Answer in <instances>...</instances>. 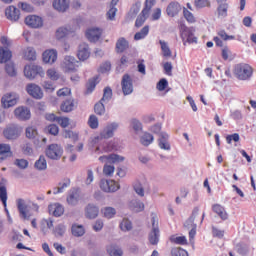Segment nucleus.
I'll list each match as a JSON object with an SVG mask.
<instances>
[{
  "label": "nucleus",
  "instance_id": "59",
  "mask_svg": "<svg viewBox=\"0 0 256 256\" xmlns=\"http://www.w3.org/2000/svg\"><path fill=\"white\" fill-rule=\"evenodd\" d=\"M194 5L197 9H203L204 7H210L211 2L209 0H194Z\"/></svg>",
  "mask_w": 256,
  "mask_h": 256
},
{
  "label": "nucleus",
  "instance_id": "21",
  "mask_svg": "<svg viewBox=\"0 0 256 256\" xmlns=\"http://www.w3.org/2000/svg\"><path fill=\"white\" fill-rule=\"evenodd\" d=\"M64 69L66 73H73L77 70V60L73 56H66L64 58Z\"/></svg>",
  "mask_w": 256,
  "mask_h": 256
},
{
  "label": "nucleus",
  "instance_id": "44",
  "mask_svg": "<svg viewBox=\"0 0 256 256\" xmlns=\"http://www.w3.org/2000/svg\"><path fill=\"white\" fill-rule=\"evenodd\" d=\"M25 134L27 139H36L39 135V132L37 131V127L35 126H29L25 130Z\"/></svg>",
  "mask_w": 256,
  "mask_h": 256
},
{
  "label": "nucleus",
  "instance_id": "55",
  "mask_svg": "<svg viewBox=\"0 0 256 256\" xmlns=\"http://www.w3.org/2000/svg\"><path fill=\"white\" fill-rule=\"evenodd\" d=\"M169 87V81L166 78L160 79L156 84V89L158 91H165Z\"/></svg>",
  "mask_w": 256,
  "mask_h": 256
},
{
  "label": "nucleus",
  "instance_id": "29",
  "mask_svg": "<svg viewBox=\"0 0 256 256\" xmlns=\"http://www.w3.org/2000/svg\"><path fill=\"white\" fill-rule=\"evenodd\" d=\"M48 211L50 214L52 213L54 217H61V215L65 213V207L59 203L50 204L48 206Z\"/></svg>",
  "mask_w": 256,
  "mask_h": 256
},
{
  "label": "nucleus",
  "instance_id": "20",
  "mask_svg": "<svg viewBox=\"0 0 256 256\" xmlns=\"http://www.w3.org/2000/svg\"><path fill=\"white\" fill-rule=\"evenodd\" d=\"M5 15L9 21H19L21 17V11L15 6H9L5 10Z\"/></svg>",
  "mask_w": 256,
  "mask_h": 256
},
{
  "label": "nucleus",
  "instance_id": "35",
  "mask_svg": "<svg viewBox=\"0 0 256 256\" xmlns=\"http://www.w3.org/2000/svg\"><path fill=\"white\" fill-rule=\"evenodd\" d=\"M99 76H94L93 78H90L88 82L86 83V95H91L93 91H95V87H97V84L99 81Z\"/></svg>",
  "mask_w": 256,
  "mask_h": 256
},
{
  "label": "nucleus",
  "instance_id": "27",
  "mask_svg": "<svg viewBox=\"0 0 256 256\" xmlns=\"http://www.w3.org/2000/svg\"><path fill=\"white\" fill-rule=\"evenodd\" d=\"M60 109L63 113H71L75 109V99L68 97L61 103Z\"/></svg>",
  "mask_w": 256,
  "mask_h": 256
},
{
  "label": "nucleus",
  "instance_id": "5",
  "mask_svg": "<svg viewBox=\"0 0 256 256\" xmlns=\"http://www.w3.org/2000/svg\"><path fill=\"white\" fill-rule=\"evenodd\" d=\"M24 75L26 79L33 81L39 75L43 77L45 75V71H43V67L37 65H28L24 67Z\"/></svg>",
  "mask_w": 256,
  "mask_h": 256
},
{
  "label": "nucleus",
  "instance_id": "53",
  "mask_svg": "<svg viewBox=\"0 0 256 256\" xmlns=\"http://www.w3.org/2000/svg\"><path fill=\"white\" fill-rule=\"evenodd\" d=\"M90 129H97L99 127V119L95 115H90L88 119Z\"/></svg>",
  "mask_w": 256,
  "mask_h": 256
},
{
  "label": "nucleus",
  "instance_id": "3",
  "mask_svg": "<svg viewBox=\"0 0 256 256\" xmlns=\"http://www.w3.org/2000/svg\"><path fill=\"white\" fill-rule=\"evenodd\" d=\"M45 155L52 161H59L63 157V147L59 144H49L45 149Z\"/></svg>",
  "mask_w": 256,
  "mask_h": 256
},
{
  "label": "nucleus",
  "instance_id": "30",
  "mask_svg": "<svg viewBox=\"0 0 256 256\" xmlns=\"http://www.w3.org/2000/svg\"><path fill=\"white\" fill-rule=\"evenodd\" d=\"M212 211L222 219V221H227L229 219V214L225 210V207L221 206V204H214L212 206Z\"/></svg>",
  "mask_w": 256,
  "mask_h": 256
},
{
  "label": "nucleus",
  "instance_id": "47",
  "mask_svg": "<svg viewBox=\"0 0 256 256\" xmlns=\"http://www.w3.org/2000/svg\"><path fill=\"white\" fill-rule=\"evenodd\" d=\"M5 71L9 77H16L17 76V70H15V64L12 62H8L5 65Z\"/></svg>",
  "mask_w": 256,
  "mask_h": 256
},
{
  "label": "nucleus",
  "instance_id": "60",
  "mask_svg": "<svg viewBox=\"0 0 256 256\" xmlns=\"http://www.w3.org/2000/svg\"><path fill=\"white\" fill-rule=\"evenodd\" d=\"M172 256H189V252L182 248H173L171 250Z\"/></svg>",
  "mask_w": 256,
  "mask_h": 256
},
{
  "label": "nucleus",
  "instance_id": "2",
  "mask_svg": "<svg viewBox=\"0 0 256 256\" xmlns=\"http://www.w3.org/2000/svg\"><path fill=\"white\" fill-rule=\"evenodd\" d=\"M152 229L148 234V241L150 245H159V239H161V230H159V220L156 216L151 218Z\"/></svg>",
  "mask_w": 256,
  "mask_h": 256
},
{
  "label": "nucleus",
  "instance_id": "22",
  "mask_svg": "<svg viewBox=\"0 0 256 256\" xmlns=\"http://www.w3.org/2000/svg\"><path fill=\"white\" fill-rule=\"evenodd\" d=\"M86 219H97L99 217V207L95 204L89 203L85 207Z\"/></svg>",
  "mask_w": 256,
  "mask_h": 256
},
{
  "label": "nucleus",
  "instance_id": "11",
  "mask_svg": "<svg viewBox=\"0 0 256 256\" xmlns=\"http://www.w3.org/2000/svg\"><path fill=\"white\" fill-rule=\"evenodd\" d=\"M119 129V123L112 122L108 124L101 132H100V138L101 139H111L113 135H115V131Z\"/></svg>",
  "mask_w": 256,
  "mask_h": 256
},
{
  "label": "nucleus",
  "instance_id": "14",
  "mask_svg": "<svg viewBox=\"0 0 256 256\" xmlns=\"http://www.w3.org/2000/svg\"><path fill=\"white\" fill-rule=\"evenodd\" d=\"M183 7H181V4L177 1H172L168 4L166 8V13L168 17H177L179 13H181V10Z\"/></svg>",
  "mask_w": 256,
  "mask_h": 256
},
{
  "label": "nucleus",
  "instance_id": "41",
  "mask_svg": "<svg viewBox=\"0 0 256 256\" xmlns=\"http://www.w3.org/2000/svg\"><path fill=\"white\" fill-rule=\"evenodd\" d=\"M71 231L74 237H83L85 235V228L83 225L73 224Z\"/></svg>",
  "mask_w": 256,
  "mask_h": 256
},
{
  "label": "nucleus",
  "instance_id": "15",
  "mask_svg": "<svg viewBox=\"0 0 256 256\" xmlns=\"http://www.w3.org/2000/svg\"><path fill=\"white\" fill-rule=\"evenodd\" d=\"M101 35H103V30L100 28H91L86 32V38L90 43H97L101 39Z\"/></svg>",
  "mask_w": 256,
  "mask_h": 256
},
{
  "label": "nucleus",
  "instance_id": "19",
  "mask_svg": "<svg viewBox=\"0 0 256 256\" xmlns=\"http://www.w3.org/2000/svg\"><path fill=\"white\" fill-rule=\"evenodd\" d=\"M16 205L21 219H29V216L27 215V213H29V210L27 203H25V200L23 198L17 199Z\"/></svg>",
  "mask_w": 256,
  "mask_h": 256
},
{
  "label": "nucleus",
  "instance_id": "6",
  "mask_svg": "<svg viewBox=\"0 0 256 256\" xmlns=\"http://www.w3.org/2000/svg\"><path fill=\"white\" fill-rule=\"evenodd\" d=\"M180 35L184 45H187V43H197V37L193 36V30L185 24H180Z\"/></svg>",
  "mask_w": 256,
  "mask_h": 256
},
{
  "label": "nucleus",
  "instance_id": "23",
  "mask_svg": "<svg viewBox=\"0 0 256 256\" xmlns=\"http://www.w3.org/2000/svg\"><path fill=\"white\" fill-rule=\"evenodd\" d=\"M216 3L218 5L217 7L218 17H222V19H225V17H227L228 15L229 3H227V0H216Z\"/></svg>",
  "mask_w": 256,
  "mask_h": 256
},
{
  "label": "nucleus",
  "instance_id": "24",
  "mask_svg": "<svg viewBox=\"0 0 256 256\" xmlns=\"http://www.w3.org/2000/svg\"><path fill=\"white\" fill-rule=\"evenodd\" d=\"M91 55V52L89 51V45L88 44H80L78 47V53L77 57L80 61H87Z\"/></svg>",
  "mask_w": 256,
  "mask_h": 256
},
{
  "label": "nucleus",
  "instance_id": "46",
  "mask_svg": "<svg viewBox=\"0 0 256 256\" xmlns=\"http://www.w3.org/2000/svg\"><path fill=\"white\" fill-rule=\"evenodd\" d=\"M66 231H67V228L65 227V224H62V223L58 224L53 229V233H54L55 237H63V235H65Z\"/></svg>",
  "mask_w": 256,
  "mask_h": 256
},
{
  "label": "nucleus",
  "instance_id": "32",
  "mask_svg": "<svg viewBox=\"0 0 256 256\" xmlns=\"http://www.w3.org/2000/svg\"><path fill=\"white\" fill-rule=\"evenodd\" d=\"M52 5L59 13H65L69 9V1L67 0H54Z\"/></svg>",
  "mask_w": 256,
  "mask_h": 256
},
{
  "label": "nucleus",
  "instance_id": "4",
  "mask_svg": "<svg viewBox=\"0 0 256 256\" xmlns=\"http://www.w3.org/2000/svg\"><path fill=\"white\" fill-rule=\"evenodd\" d=\"M7 179L1 178L0 180V201L2 202V205L4 207V211L7 214L9 223H13V219L11 218V215L9 214V210L7 209Z\"/></svg>",
  "mask_w": 256,
  "mask_h": 256
},
{
  "label": "nucleus",
  "instance_id": "42",
  "mask_svg": "<svg viewBox=\"0 0 256 256\" xmlns=\"http://www.w3.org/2000/svg\"><path fill=\"white\" fill-rule=\"evenodd\" d=\"M149 35V25L144 26L139 32H136L134 35V41H141Z\"/></svg>",
  "mask_w": 256,
  "mask_h": 256
},
{
  "label": "nucleus",
  "instance_id": "33",
  "mask_svg": "<svg viewBox=\"0 0 256 256\" xmlns=\"http://www.w3.org/2000/svg\"><path fill=\"white\" fill-rule=\"evenodd\" d=\"M129 49V41L125 37H121L116 42V51L118 53H125Z\"/></svg>",
  "mask_w": 256,
  "mask_h": 256
},
{
  "label": "nucleus",
  "instance_id": "8",
  "mask_svg": "<svg viewBox=\"0 0 256 256\" xmlns=\"http://www.w3.org/2000/svg\"><path fill=\"white\" fill-rule=\"evenodd\" d=\"M148 3L149 0H145L144 8L136 18L135 27H137L138 29L139 27H143V25L147 21V17H149V11H151V6H149Z\"/></svg>",
  "mask_w": 256,
  "mask_h": 256
},
{
  "label": "nucleus",
  "instance_id": "50",
  "mask_svg": "<svg viewBox=\"0 0 256 256\" xmlns=\"http://www.w3.org/2000/svg\"><path fill=\"white\" fill-rule=\"evenodd\" d=\"M160 47L162 49V53L164 57H171V49L169 48V45H167V42L164 40H159Z\"/></svg>",
  "mask_w": 256,
  "mask_h": 256
},
{
  "label": "nucleus",
  "instance_id": "36",
  "mask_svg": "<svg viewBox=\"0 0 256 256\" xmlns=\"http://www.w3.org/2000/svg\"><path fill=\"white\" fill-rule=\"evenodd\" d=\"M106 251L110 256H123V249L115 244H110L106 247Z\"/></svg>",
  "mask_w": 256,
  "mask_h": 256
},
{
  "label": "nucleus",
  "instance_id": "64",
  "mask_svg": "<svg viewBox=\"0 0 256 256\" xmlns=\"http://www.w3.org/2000/svg\"><path fill=\"white\" fill-rule=\"evenodd\" d=\"M212 235L216 237V239H223V237H225V230L212 227Z\"/></svg>",
  "mask_w": 256,
  "mask_h": 256
},
{
  "label": "nucleus",
  "instance_id": "31",
  "mask_svg": "<svg viewBox=\"0 0 256 256\" xmlns=\"http://www.w3.org/2000/svg\"><path fill=\"white\" fill-rule=\"evenodd\" d=\"M197 215H199V207H195L192 211L191 216L184 222L185 229H192L195 227V219H197Z\"/></svg>",
  "mask_w": 256,
  "mask_h": 256
},
{
  "label": "nucleus",
  "instance_id": "26",
  "mask_svg": "<svg viewBox=\"0 0 256 256\" xmlns=\"http://www.w3.org/2000/svg\"><path fill=\"white\" fill-rule=\"evenodd\" d=\"M128 207L130 211L133 213H141V211L145 210V204L139 199H133L128 203Z\"/></svg>",
  "mask_w": 256,
  "mask_h": 256
},
{
  "label": "nucleus",
  "instance_id": "56",
  "mask_svg": "<svg viewBox=\"0 0 256 256\" xmlns=\"http://www.w3.org/2000/svg\"><path fill=\"white\" fill-rule=\"evenodd\" d=\"M125 161V157L119 154H109V163H123Z\"/></svg>",
  "mask_w": 256,
  "mask_h": 256
},
{
  "label": "nucleus",
  "instance_id": "37",
  "mask_svg": "<svg viewBox=\"0 0 256 256\" xmlns=\"http://www.w3.org/2000/svg\"><path fill=\"white\" fill-rule=\"evenodd\" d=\"M153 141H155V137H153V135L151 133H149V132H145L140 137V143L144 147H149V145H151V143H153Z\"/></svg>",
  "mask_w": 256,
  "mask_h": 256
},
{
  "label": "nucleus",
  "instance_id": "12",
  "mask_svg": "<svg viewBox=\"0 0 256 256\" xmlns=\"http://www.w3.org/2000/svg\"><path fill=\"white\" fill-rule=\"evenodd\" d=\"M25 24L31 29H39L43 25V18L37 15H30L25 18Z\"/></svg>",
  "mask_w": 256,
  "mask_h": 256
},
{
  "label": "nucleus",
  "instance_id": "34",
  "mask_svg": "<svg viewBox=\"0 0 256 256\" xmlns=\"http://www.w3.org/2000/svg\"><path fill=\"white\" fill-rule=\"evenodd\" d=\"M13 57V52L8 48L0 47V63H7V61H11Z\"/></svg>",
  "mask_w": 256,
  "mask_h": 256
},
{
  "label": "nucleus",
  "instance_id": "45",
  "mask_svg": "<svg viewBox=\"0 0 256 256\" xmlns=\"http://www.w3.org/2000/svg\"><path fill=\"white\" fill-rule=\"evenodd\" d=\"M235 249H236L237 253H239V255H242V256L249 255V245H247L245 243L237 244Z\"/></svg>",
  "mask_w": 256,
  "mask_h": 256
},
{
  "label": "nucleus",
  "instance_id": "25",
  "mask_svg": "<svg viewBox=\"0 0 256 256\" xmlns=\"http://www.w3.org/2000/svg\"><path fill=\"white\" fill-rule=\"evenodd\" d=\"M42 59L44 63H50V65H53L55 61H57V50H46L42 54Z\"/></svg>",
  "mask_w": 256,
  "mask_h": 256
},
{
  "label": "nucleus",
  "instance_id": "10",
  "mask_svg": "<svg viewBox=\"0 0 256 256\" xmlns=\"http://www.w3.org/2000/svg\"><path fill=\"white\" fill-rule=\"evenodd\" d=\"M19 101V97L15 93H8L5 94L2 99L1 103L4 109H9L11 107H15V104Z\"/></svg>",
  "mask_w": 256,
  "mask_h": 256
},
{
  "label": "nucleus",
  "instance_id": "49",
  "mask_svg": "<svg viewBox=\"0 0 256 256\" xmlns=\"http://www.w3.org/2000/svg\"><path fill=\"white\" fill-rule=\"evenodd\" d=\"M94 112L96 113V115H105V104L103 101L100 100L94 105Z\"/></svg>",
  "mask_w": 256,
  "mask_h": 256
},
{
  "label": "nucleus",
  "instance_id": "7",
  "mask_svg": "<svg viewBox=\"0 0 256 256\" xmlns=\"http://www.w3.org/2000/svg\"><path fill=\"white\" fill-rule=\"evenodd\" d=\"M79 201H81V192L79 191V188H71L68 191L66 203L71 207H76V205H79Z\"/></svg>",
  "mask_w": 256,
  "mask_h": 256
},
{
  "label": "nucleus",
  "instance_id": "1",
  "mask_svg": "<svg viewBox=\"0 0 256 256\" xmlns=\"http://www.w3.org/2000/svg\"><path fill=\"white\" fill-rule=\"evenodd\" d=\"M234 75L239 81H248L253 75V68L248 64H237L234 68Z\"/></svg>",
  "mask_w": 256,
  "mask_h": 256
},
{
  "label": "nucleus",
  "instance_id": "38",
  "mask_svg": "<svg viewBox=\"0 0 256 256\" xmlns=\"http://www.w3.org/2000/svg\"><path fill=\"white\" fill-rule=\"evenodd\" d=\"M130 127H132L136 135H139V133H143V123H141V121H139V119L137 118H133L130 121Z\"/></svg>",
  "mask_w": 256,
  "mask_h": 256
},
{
  "label": "nucleus",
  "instance_id": "28",
  "mask_svg": "<svg viewBox=\"0 0 256 256\" xmlns=\"http://www.w3.org/2000/svg\"><path fill=\"white\" fill-rule=\"evenodd\" d=\"M6 139L14 140L19 137V128L17 126H9L3 131Z\"/></svg>",
  "mask_w": 256,
  "mask_h": 256
},
{
  "label": "nucleus",
  "instance_id": "54",
  "mask_svg": "<svg viewBox=\"0 0 256 256\" xmlns=\"http://www.w3.org/2000/svg\"><path fill=\"white\" fill-rule=\"evenodd\" d=\"M67 187H71V180L70 179H64V182H59L58 183V193H65V189Z\"/></svg>",
  "mask_w": 256,
  "mask_h": 256
},
{
  "label": "nucleus",
  "instance_id": "9",
  "mask_svg": "<svg viewBox=\"0 0 256 256\" xmlns=\"http://www.w3.org/2000/svg\"><path fill=\"white\" fill-rule=\"evenodd\" d=\"M121 87L123 95L127 96L133 93V78H131V75L124 74L122 76Z\"/></svg>",
  "mask_w": 256,
  "mask_h": 256
},
{
  "label": "nucleus",
  "instance_id": "18",
  "mask_svg": "<svg viewBox=\"0 0 256 256\" xmlns=\"http://www.w3.org/2000/svg\"><path fill=\"white\" fill-rule=\"evenodd\" d=\"M158 147L162 151H169L171 149V144L169 143V135L167 132H161L158 138Z\"/></svg>",
  "mask_w": 256,
  "mask_h": 256
},
{
  "label": "nucleus",
  "instance_id": "62",
  "mask_svg": "<svg viewBox=\"0 0 256 256\" xmlns=\"http://www.w3.org/2000/svg\"><path fill=\"white\" fill-rule=\"evenodd\" d=\"M46 131L49 133V135L57 136L59 135V126L56 124H50L47 126Z\"/></svg>",
  "mask_w": 256,
  "mask_h": 256
},
{
  "label": "nucleus",
  "instance_id": "43",
  "mask_svg": "<svg viewBox=\"0 0 256 256\" xmlns=\"http://www.w3.org/2000/svg\"><path fill=\"white\" fill-rule=\"evenodd\" d=\"M102 212L106 219H113L117 215V210L111 206L104 207Z\"/></svg>",
  "mask_w": 256,
  "mask_h": 256
},
{
  "label": "nucleus",
  "instance_id": "51",
  "mask_svg": "<svg viewBox=\"0 0 256 256\" xmlns=\"http://www.w3.org/2000/svg\"><path fill=\"white\" fill-rule=\"evenodd\" d=\"M70 31L67 27H60L56 30V38L57 39H65L67 35H69Z\"/></svg>",
  "mask_w": 256,
  "mask_h": 256
},
{
  "label": "nucleus",
  "instance_id": "39",
  "mask_svg": "<svg viewBox=\"0 0 256 256\" xmlns=\"http://www.w3.org/2000/svg\"><path fill=\"white\" fill-rule=\"evenodd\" d=\"M24 59H26V61H35V59H37V52L35 51V48L27 47L24 51Z\"/></svg>",
  "mask_w": 256,
  "mask_h": 256
},
{
  "label": "nucleus",
  "instance_id": "52",
  "mask_svg": "<svg viewBox=\"0 0 256 256\" xmlns=\"http://www.w3.org/2000/svg\"><path fill=\"white\" fill-rule=\"evenodd\" d=\"M171 243H175L176 245H187V237L185 236H172L170 238Z\"/></svg>",
  "mask_w": 256,
  "mask_h": 256
},
{
  "label": "nucleus",
  "instance_id": "58",
  "mask_svg": "<svg viewBox=\"0 0 256 256\" xmlns=\"http://www.w3.org/2000/svg\"><path fill=\"white\" fill-rule=\"evenodd\" d=\"M241 139V137L239 136V133H234V134H229L226 136V142L228 143V145H231V143H239V140Z\"/></svg>",
  "mask_w": 256,
  "mask_h": 256
},
{
  "label": "nucleus",
  "instance_id": "16",
  "mask_svg": "<svg viewBox=\"0 0 256 256\" xmlns=\"http://www.w3.org/2000/svg\"><path fill=\"white\" fill-rule=\"evenodd\" d=\"M26 91L28 95H30L34 99H43V91H41V87L36 84H28L26 87Z\"/></svg>",
  "mask_w": 256,
  "mask_h": 256
},
{
  "label": "nucleus",
  "instance_id": "40",
  "mask_svg": "<svg viewBox=\"0 0 256 256\" xmlns=\"http://www.w3.org/2000/svg\"><path fill=\"white\" fill-rule=\"evenodd\" d=\"M34 167L38 171H45L47 169V160L45 159V156L40 155L39 159L36 160Z\"/></svg>",
  "mask_w": 256,
  "mask_h": 256
},
{
  "label": "nucleus",
  "instance_id": "63",
  "mask_svg": "<svg viewBox=\"0 0 256 256\" xmlns=\"http://www.w3.org/2000/svg\"><path fill=\"white\" fill-rule=\"evenodd\" d=\"M139 11H141V2H136L130 9L131 17H137Z\"/></svg>",
  "mask_w": 256,
  "mask_h": 256
},
{
  "label": "nucleus",
  "instance_id": "13",
  "mask_svg": "<svg viewBox=\"0 0 256 256\" xmlns=\"http://www.w3.org/2000/svg\"><path fill=\"white\" fill-rule=\"evenodd\" d=\"M14 115L20 121H29L31 119V110L25 106H21L14 110Z\"/></svg>",
  "mask_w": 256,
  "mask_h": 256
},
{
  "label": "nucleus",
  "instance_id": "61",
  "mask_svg": "<svg viewBox=\"0 0 256 256\" xmlns=\"http://www.w3.org/2000/svg\"><path fill=\"white\" fill-rule=\"evenodd\" d=\"M14 165H16V167L19 169H27V167H29V161L25 159H16L14 161Z\"/></svg>",
  "mask_w": 256,
  "mask_h": 256
},
{
  "label": "nucleus",
  "instance_id": "48",
  "mask_svg": "<svg viewBox=\"0 0 256 256\" xmlns=\"http://www.w3.org/2000/svg\"><path fill=\"white\" fill-rule=\"evenodd\" d=\"M113 97V89L111 87L107 86L103 90V97L100 99V101H111Z\"/></svg>",
  "mask_w": 256,
  "mask_h": 256
},
{
  "label": "nucleus",
  "instance_id": "17",
  "mask_svg": "<svg viewBox=\"0 0 256 256\" xmlns=\"http://www.w3.org/2000/svg\"><path fill=\"white\" fill-rule=\"evenodd\" d=\"M100 189L105 193H115V191H119V186L115 184V181L101 180Z\"/></svg>",
  "mask_w": 256,
  "mask_h": 256
},
{
  "label": "nucleus",
  "instance_id": "57",
  "mask_svg": "<svg viewBox=\"0 0 256 256\" xmlns=\"http://www.w3.org/2000/svg\"><path fill=\"white\" fill-rule=\"evenodd\" d=\"M183 15H184V19H186L188 23H195V16L193 15V13H191V11H189L185 7H183Z\"/></svg>",
  "mask_w": 256,
  "mask_h": 256
}]
</instances>
